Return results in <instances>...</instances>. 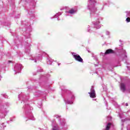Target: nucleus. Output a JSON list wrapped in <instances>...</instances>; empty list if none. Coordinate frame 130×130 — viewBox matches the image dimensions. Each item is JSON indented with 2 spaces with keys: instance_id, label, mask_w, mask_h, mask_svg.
<instances>
[{
  "instance_id": "obj_1",
  "label": "nucleus",
  "mask_w": 130,
  "mask_h": 130,
  "mask_svg": "<svg viewBox=\"0 0 130 130\" xmlns=\"http://www.w3.org/2000/svg\"><path fill=\"white\" fill-rule=\"evenodd\" d=\"M72 55L76 60L79 61V62H83V59L80 55L78 54H75V53H73Z\"/></svg>"
},
{
  "instance_id": "obj_2",
  "label": "nucleus",
  "mask_w": 130,
  "mask_h": 130,
  "mask_svg": "<svg viewBox=\"0 0 130 130\" xmlns=\"http://www.w3.org/2000/svg\"><path fill=\"white\" fill-rule=\"evenodd\" d=\"M91 98H96V93H95V90L94 89H91V92H88Z\"/></svg>"
},
{
  "instance_id": "obj_3",
  "label": "nucleus",
  "mask_w": 130,
  "mask_h": 130,
  "mask_svg": "<svg viewBox=\"0 0 130 130\" xmlns=\"http://www.w3.org/2000/svg\"><path fill=\"white\" fill-rule=\"evenodd\" d=\"M112 53H114V51L111 49H109L106 51L105 54H110Z\"/></svg>"
},
{
  "instance_id": "obj_4",
  "label": "nucleus",
  "mask_w": 130,
  "mask_h": 130,
  "mask_svg": "<svg viewBox=\"0 0 130 130\" xmlns=\"http://www.w3.org/2000/svg\"><path fill=\"white\" fill-rule=\"evenodd\" d=\"M121 90L122 91V92H124L126 90L125 88V84L124 83H121Z\"/></svg>"
},
{
  "instance_id": "obj_5",
  "label": "nucleus",
  "mask_w": 130,
  "mask_h": 130,
  "mask_svg": "<svg viewBox=\"0 0 130 130\" xmlns=\"http://www.w3.org/2000/svg\"><path fill=\"white\" fill-rule=\"evenodd\" d=\"M111 126V123H108L107 124V126H106L105 130H109V129H110Z\"/></svg>"
},
{
  "instance_id": "obj_6",
  "label": "nucleus",
  "mask_w": 130,
  "mask_h": 130,
  "mask_svg": "<svg viewBox=\"0 0 130 130\" xmlns=\"http://www.w3.org/2000/svg\"><path fill=\"white\" fill-rule=\"evenodd\" d=\"M69 14H74L75 10L74 9H72L70 10H69Z\"/></svg>"
},
{
  "instance_id": "obj_7",
  "label": "nucleus",
  "mask_w": 130,
  "mask_h": 130,
  "mask_svg": "<svg viewBox=\"0 0 130 130\" xmlns=\"http://www.w3.org/2000/svg\"><path fill=\"white\" fill-rule=\"evenodd\" d=\"M126 22H127V23H129V22H130V18H129V17H127V18L126 19Z\"/></svg>"
},
{
  "instance_id": "obj_8",
  "label": "nucleus",
  "mask_w": 130,
  "mask_h": 130,
  "mask_svg": "<svg viewBox=\"0 0 130 130\" xmlns=\"http://www.w3.org/2000/svg\"><path fill=\"white\" fill-rule=\"evenodd\" d=\"M8 62H11V61L9 60L8 61Z\"/></svg>"
}]
</instances>
